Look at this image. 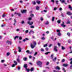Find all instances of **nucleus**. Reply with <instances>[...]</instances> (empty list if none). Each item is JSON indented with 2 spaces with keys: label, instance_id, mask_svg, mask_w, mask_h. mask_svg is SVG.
<instances>
[{
  "label": "nucleus",
  "instance_id": "nucleus-1",
  "mask_svg": "<svg viewBox=\"0 0 72 72\" xmlns=\"http://www.w3.org/2000/svg\"><path fill=\"white\" fill-rule=\"evenodd\" d=\"M33 45L32 43L30 44V47L32 49H33L36 46V42H33Z\"/></svg>",
  "mask_w": 72,
  "mask_h": 72
},
{
  "label": "nucleus",
  "instance_id": "nucleus-2",
  "mask_svg": "<svg viewBox=\"0 0 72 72\" xmlns=\"http://www.w3.org/2000/svg\"><path fill=\"white\" fill-rule=\"evenodd\" d=\"M37 64L40 67H42L41 66V64H42V62H41L40 61H38L37 62Z\"/></svg>",
  "mask_w": 72,
  "mask_h": 72
},
{
  "label": "nucleus",
  "instance_id": "nucleus-3",
  "mask_svg": "<svg viewBox=\"0 0 72 72\" xmlns=\"http://www.w3.org/2000/svg\"><path fill=\"white\" fill-rule=\"evenodd\" d=\"M26 10H21V12L22 14L24 13H26Z\"/></svg>",
  "mask_w": 72,
  "mask_h": 72
},
{
  "label": "nucleus",
  "instance_id": "nucleus-4",
  "mask_svg": "<svg viewBox=\"0 0 72 72\" xmlns=\"http://www.w3.org/2000/svg\"><path fill=\"white\" fill-rule=\"evenodd\" d=\"M26 10H21V12L22 14L24 13H26Z\"/></svg>",
  "mask_w": 72,
  "mask_h": 72
},
{
  "label": "nucleus",
  "instance_id": "nucleus-5",
  "mask_svg": "<svg viewBox=\"0 0 72 72\" xmlns=\"http://www.w3.org/2000/svg\"><path fill=\"white\" fill-rule=\"evenodd\" d=\"M58 48V47L57 46H54V50H55V51H57L58 50H57V48Z\"/></svg>",
  "mask_w": 72,
  "mask_h": 72
},
{
  "label": "nucleus",
  "instance_id": "nucleus-6",
  "mask_svg": "<svg viewBox=\"0 0 72 72\" xmlns=\"http://www.w3.org/2000/svg\"><path fill=\"white\" fill-rule=\"evenodd\" d=\"M61 26H62V27H65L66 26V25H64V23L63 22H62V23L61 25Z\"/></svg>",
  "mask_w": 72,
  "mask_h": 72
},
{
  "label": "nucleus",
  "instance_id": "nucleus-7",
  "mask_svg": "<svg viewBox=\"0 0 72 72\" xmlns=\"http://www.w3.org/2000/svg\"><path fill=\"white\" fill-rule=\"evenodd\" d=\"M31 33H32L33 34L34 33V32L33 30H31L29 32V35H30Z\"/></svg>",
  "mask_w": 72,
  "mask_h": 72
},
{
  "label": "nucleus",
  "instance_id": "nucleus-8",
  "mask_svg": "<svg viewBox=\"0 0 72 72\" xmlns=\"http://www.w3.org/2000/svg\"><path fill=\"white\" fill-rule=\"evenodd\" d=\"M67 14L68 15H72V13L69 12H67Z\"/></svg>",
  "mask_w": 72,
  "mask_h": 72
},
{
  "label": "nucleus",
  "instance_id": "nucleus-9",
  "mask_svg": "<svg viewBox=\"0 0 72 72\" xmlns=\"http://www.w3.org/2000/svg\"><path fill=\"white\" fill-rule=\"evenodd\" d=\"M55 69H58V70H60V68H59V66H56V67H55Z\"/></svg>",
  "mask_w": 72,
  "mask_h": 72
},
{
  "label": "nucleus",
  "instance_id": "nucleus-10",
  "mask_svg": "<svg viewBox=\"0 0 72 72\" xmlns=\"http://www.w3.org/2000/svg\"><path fill=\"white\" fill-rule=\"evenodd\" d=\"M12 42L10 41H9V40H7L6 41V43H7V44H10V45H11L12 44Z\"/></svg>",
  "mask_w": 72,
  "mask_h": 72
},
{
  "label": "nucleus",
  "instance_id": "nucleus-11",
  "mask_svg": "<svg viewBox=\"0 0 72 72\" xmlns=\"http://www.w3.org/2000/svg\"><path fill=\"white\" fill-rule=\"evenodd\" d=\"M63 66H64V67H67V66H68V64H63Z\"/></svg>",
  "mask_w": 72,
  "mask_h": 72
},
{
  "label": "nucleus",
  "instance_id": "nucleus-12",
  "mask_svg": "<svg viewBox=\"0 0 72 72\" xmlns=\"http://www.w3.org/2000/svg\"><path fill=\"white\" fill-rule=\"evenodd\" d=\"M18 49H19V50H18L19 51V52H21V49H21V47H20V46H19L18 47Z\"/></svg>",
  "mask_w": 72,
  "mask_h": 72
},
{
  "label": "nucleus",
  "instance_id": "nucleus-13",
  "mask_svg": "<svg viewBox=\"0 0 72 72\" xmlns=\"http://www.w3.org/2000/svg\"><path fill=\"white\" fill-rule=\"evenodd\" d=\"M17 61L18 62V63H21V61H20V60H19V59L17 58Z\"/></svg>",
  "mask_w": 72,
  "mask_h": 72
},
{
  "label": "nucleus",
  "instance_id": "nucleus-14",
  "mask_svg": "<svg viewBox=\"0 0 72 72\" xmlns=\"http://www.w3.org/2000/svg\"><path fill=\"white\" fill-rule=\"evenodd\" d=\"M39 8H40V7H39V6H37L36 7V9L37 10H39Z\"/></svg>",
  "mask_w": 72,
  "mask_h": 72
},
{
  "label": "nucleus",
  "instance_id": "nucleus-15",
  "mask_svg": "<svg viewBox=\"0 0 72 72\" xmlns=\"http://www.w3.org/2000/svg\"><path fill=\"white\" fill-rule=\"evenodd\" d=\"M28 66L27 64H25L24 65V68H26Z\"/></svg>",
  "mask_w": 72,
  "mask_h": 72
},
{
  "label": "nucleus",
  "instance_id": "nucleus-16",
  "mask_svg": "<svg viewBox=\"0 0 72 72\" xmlns=\"http://www.w3.org/2000/svg\"><path fill=\"white\" fill-rule=\"evenodd\" d=\"M68 8L69 9H70L71 10H72V7H71V6L70 5H69L68 6Z\"/></svg>",
  "mask_w": 72,
  "mask_h": 72
},
{
  "label": "nucleus",
  "instance_id": "nucleus-17",
  "mask_svg": "<svg viewBox=\"0 0 72 72\" xmlns=\"http://www.w3.org/2000/svg\"><path fill=\"white\" fill-rule=\"evenodd\" d=\"M27 40H28V38H26L23 40V41L24 42L26 41H27Z\"/></svg>",
  "mask_w": 72,
  "mask_h": 72
},
{
  "label": "nucleus",
  "instance_id": "nucleus-18",
  "mask_svg": "<svg viewBox=\"0 0 72 72\" xmlns=\"http://www.w3.org/2000/svg\"><path fill=\"white\" fill-rule=\"evenodd\" d=\"M14 63L15 66H16V65H17V62L15 61H14Z\"/></svg>",
  "mask_w": 72,
  "mask_h": 72
},
{
  "label": "nucleus",
  "instance_id": "nucleus-19",
  "mask_svg": "<svg viewBox=\"0 0 72 72\" xmlns=\"http://www.w3.org/2000/svg\"><path fill=\"white\" fill-rule=\"evenodd\" d=\"M57 34L58 36H61V33H57Z\"/></svg>",
  "mask_w": 72,
  "mask_h": 72
},
{
  "label": "nucleus",
  "instance_id": "nucleus-20",
  "mask_svg": "<svg viewBox=\"0 0 72 72\" xmlns=\"http://www.w3.org/2000/svg\"><path fill=\"white\" fill-rule=\"evenodd\" d=\"M36 3H37L38 4H40V3H41V2L38 1H37Z\"/></svg>",
  "mask_w": 72,
  "mask_h": 72
},
{
  "label": "nucleus",
  "instance_id": "nucleus-21",
  "mask_svg": "<svg viewBox=\"0 0 72 72\" xmlns=\"http://www.w3.org/2000/svg\"><path fill=\"white\" fill-rule=\"evenodd\" d=\"M33 22H30L29 25L30 26H31V25H32V24H33Z\"/></svg>",
  "mask_w": 72,
  "mask_h": 72
},
{
  "label": "nucleus",
  "instance_id": "nucleus-22",
  "mask_svg": "<svg viewBox=\"0 0 72 72\" xmlns=\"http://www.w3.org/2000/svg\"><path fill=\"white\" fill-rule=\"evenodd\" d=\"M19 38V37L16 36L14 37V40H16V39H18V38Z\"/></svg>",
  "mask_w": 72,
  "mask_h": 72
},
{
  "label": "nucleus",
  "instance_id": "nucleus-23",
  "mask_svg": "<svg viewBox=\"0 0 72 72\" xmlns=\"http://www.w3.org/2000/svg\"><path fill=\"white\" fill-rule=\"evenodd\" d=\"M33 71V68L32 67L30 69V71L31 72H32Z\"/></svg>",
  "mask_w": 72,
  "mask_h": 72
},
{
  "label": "nucleus",
  "instance_id": "nucleus-24",
  "mask_svg": "<svg viewBox=\"0 0 72 72\" xmlns=\"http://www.w3.org/2000/svg\"><path fill=\"white\" fill-rule=\"evenodd\" d=\"M60 21H61V20H58L57 21V22L58 23V24L60 23Z\"/></svg>",
  "mask_w": 72,
  "mask_h": 72
},
{
  "label": "nucleus",
  "instance_id": "nucleus-25",
  "mask_svg": "<svg viewBox=\"0 0 72 72\" xmlns=\"http://www.w3.org/2000/svg\"><path fill=\"white\" fill-rule=\"evenodd\" d=\"M53 55H54V54H52V55H51V58H52L53 59V58H54V56Z\"/></svg>",
  "mask_w": 72,
  "mask_h": 72
},
{
  "label": "nucleus",
  "instance_id": "nucleus-26",
  "mask_svg": "<svg viewBox=\"0 0 72 72\" xmlns=\"http://www.w3.org/2000/svg\"><path fill=\"white\" fill-rule=\"evenodd\" d=\"M56 31H57V32L58 33H59L60 32V30H57Z\"/></svg>",
  "mask_w": 72,
  "mask_h": 72
},
{
  "label": "nucleus",
  "instance_id": "nucleus-27",
  "mask_svg": "<svg viewBox=\"0 0 72 72\" xmlns=\"http://www.w3.org/2000/svg\"><path fill=\"white\" fill-rule=\"evenodd\" d=\"M49 53H50V52H47L45 53V54H46V55H48Z\"/></svg>",
  "mask_w": 72,
  "mask_h": 72
},
{
  "label": "nucleus",
  "instance_id": "nucleus-28",
  "mask_svg": "<svg viewBox=\"0 0 72 72\" xmlns=\"http://www.w3.org/2000/svg\"><path fill=\"white\" fill-rule=\"evenodd\" d=\"M26 69V71H27V72H29V71H30V69Z\"/></svg>",
  "mask_w": 72,
  "mask_h": 72
},
{
  "label": "nucleus",
  "instance_id": "nucleus-29",
  "mask_svg": "<svg viewBox=\"0 0 72 72\" xmlns=\"http://www.w3.org/2000/svg\"><path fill=\"white\" fill-rule=\"evenodd\" d=\"M19 13L18 12H15V14H17V15H19Z\"/></svg>",
  "mask_w": 72,
  "mask_h": 72
},
{
  "label": "nucleus",
  "instance_id": "nucleus-30",
  "mask_svg": "<svg viewBox=\"0 0 72 72\" xmlns=\"http://www.w3.org/2000/svg\"><path fill=\"white\" fill-rule=\"evenodd\" d=\"M6 55L7 56H9L10 55V53L9 52H7L6 53Z\"/></svg>",
  "mask_w": 72,
  "mask_h": 72
},
{
  "label": "nucleus",
  "instance_id": "nucleus-31",
  "mask_svg": "<svg viewBox=\"0 0 72 72\" xmlns=\"http://www.w3.org/2000/svg\"><path fill=\"white\" fill-rule=\"evenodd\" d=\"M54 19H55V17H52V21H54Z\"/></svg>",
  "mask_w": 72,
  "mask_h": 72
},
{
  "label": "nucleus",
  "instance_id": "nucleus-32",
  "mask_svg": "<svg viewBox=\"0 0 72 72\" xmlns=\"http://www.w3.org/2000/svg\"><path fill=\"white\" fill-rule=\"evenodd\" d=\"M26 52L27 53V54H30V51L27 50L26 51Z\"/></svg>",
  "mask_w": 72,
  "mask_h": 72
},
{
  "label": "nucleus",
  "instance_id": "nucleus-33",
  "mask_svg": "<svg viewBox=\"0 0 72 72\" xmlns=\"http://www.w3.org/2000/svg\"><path fill=\"white\" fill-rule=\"evenodd\" d=\"M67 24H70V23H71V22L69 21H68L67 22Z\"/></svg>",
  "mask_w": 72,
  "mask_h": 72
},
{
  "label": "nucleus",
  "instance_id": "nucleus-34",
  "mask_svg": "<svg viewBox=\"0 0 72 72\" xmlns=\"http://www.w3.org/2000/svg\"><path fill=\"white\" fill-rule=\"evenodd\" d=\"M32 3H33V4H34V5L36 4V2H35V1L32 2Z\"/></svg>",
  "mask_w": 72,
  "mask_h": 72
},
{
  "label": "nucleus",
  "instance_id": "nucleus-35",
  "mask_svg": "<svg viewBox=\"0 0 72 72\" xmlns=\"http://www.w3.org/2000/svg\"><path fill=\"white\" fill-rule=\"evenodd\" d=\"M41 39L44 40L45 39V37H41Z\"/></svg>",
  "mask_w": 72,
  "mask_h": 72
},
{
  "label": "nucleus",
  "instance_id": "nucleus-36",
  "mask_svg": "<svg viewBox=\"0 0 72 72\" xmlns=\"http://www.w3.org/2000/svg\"><path fill=\"white\" fill-rule=\"evenodd\" d=\"M27 58L26 57H24L23 58V60H27Z\"/></svg>",
  "mask_w": 72,
  "mask_h": 72
},
{
  "label": "nucleus",
  "instance_id": "nucleus-37",
  "mask_svg": "<svg viewBox=\"0 0 72 72\" xmlns=\"http://www.w3.org/2000/svg\"><path fill=\"white\" fill-rule=\"evenodd\" d=\"M71 40L69 39V40H68V42L69 43H71Z\"/></svg>",
  "mask_w": 72,
  "mask_h": 72
},
{
  "label": "nucleus",
  "instance_id": "nucleus-38",
  "mask_svg": "<svg viewBox=\"0 0 72 72\" xmlns=\"http://www.w3.org/2000/svg\"><path fill=\"white\" fill-rule=\"evenodd\" d=\"M62 50H64L65 49V48H64L63 46H62Z\"/></svg>",
  "mask_w": 72,
  "mask_h": 72
},
{
  "label": "nucleus",
  "instance_id": "nucleus-39",
  "mask_svg": "<svg viewBox=\"0 0 72 72\" xmlns=\"http://www.w3.org/2000/svg\"><path fill=\"white\" fill-rule=\"evenodd\" d=\"M37 52H36L35 53V54H34V56H35V55H37Z\"/></svg>",
  "mask_w": 72,
  "mask_h": 72
},
{
  "label": "nucleus",
  "instance_id": "nucleus-40",
  "mask_svg": "<svg viewBox=\"0 0 72 72\" xmlns=\"http://www.w3.org/2000/svg\"><path fill=\"white\" fill-rule=\"evenodd\" d=\"M48 46V44H46L44 45L43 46L45 47H46V46Z\"/></svg>",
  "mask_w": 72,
  "mask_h": 72
},
{
  "label": "nucleus",
  "instance_id": "nucleus-41",
  "mask_svg": "<svg viewBox=\"0 0 72 72\" xmlns=\"http://www.w3.org/2000/svg\"><path fill=\"white\" fill-rule=\"evenodd\" d=\"M5 16H6V15L4 14L2 15V17H3V18H4V17H5Z\"/></svg>",
  "mask_w": 72,
  "mask_h": 72
},
{
  "label": "nucleus",
  "instance_id": "nucleus-42",
  "mask_svg": "<svg viewBox=\"0 0 72 72\" xmlns=\"http://www.w3.org/2000/svg\"><path fill=\"white\" fill-rule=\"evenodd\" d=\"M32 19V18L31 17H29L28 19V20L29 21H31Z\"/></svg>",
  "mask_w": 72,
  "mask_h": 72
},
{
  "label": "nucleus",
  "instance_id": "nucleus-43",
  "mask_svg": "<svg viewBox=\"0 0 72 72\" xmlns=\"http://www.w3.org/2000/svg\"><path fill=\"white\" fill-rule=\"evenodd\" d=\"M21 23L22 24H23V23H24V21H22L21 22Z\"/></svg>",
  "mask_w": 72,
  "mask_h": 72
},
{
  "label": "nucleus",
  "instance_id": "nucleus-44",
  "mask_svg": "<svg viewBox=\"0 0 72 72\" xmlns=\"http://www.w3.org/2000/svg\"><path fill=\"white\" fill-rule=\"evenodd\" d=\"M67 35L68 36H70V34L69 33H67Z\"/></svg>",
  "mask_w": 72,
  "mask_h": 72
},
{
  "label": "nucleus",
  "instance_id": "nucleus-45",
  "mask_svg": "<svg viewBox=\"0 0 72 72\" xmlns=\"http://www.w3.org/2000/svg\"><path fill=\"white\" fill-rule=\"evenodd\" d=\"M28 32V30H26V31H25V33H27Z\"/></svg>",
  "mask_w": 72,
  "mask_h": 72
},
{
  "label": "nucleus",
  "instance_id": "nucleus-46",
  "mask_svg": "<svg viewBox=\"0 0 72 72\" xmlns=\"http://www.w3.org/2000/svg\"><path fill=\"white\" fill-rule=\"evenodd\" d=\"M56 4H58V3H59V1H56Z\"/></svg>",
  "mask_w": 72,
  "mask_h": 72
},
{
  "label": "nucleus",
  "instance_id": "nucleus-47",
  "mask_svg": "<svg viewBox=\"0 0 72 72\" xmlns=\"http://www.w3.org/2000/svg\"><path fill=\"white\" fill-rule=\"evenodd\" d=\"M61 1L62 3H64V2H65V1L62 0V1Z\"/></svg>",
  "mask_w": 72,
  "mask_h": 72
},
{
  "label": "nucleus",
  "instance_id": "nucleus-48",
  "mask_svg": "<svg viewBox=\"0 0 72 72\" xmlns=\"http://www.w3.org/2000/svg\"><path fill=\"white\" fill-rule=\"evenodd\" d=\"M46 65L47 66H48V65H49V62H47V63L46 64Z\"/></svg>",
  "mask_w": 72,
  "mask_h": 72
},
{
  "label": "nucleus",
  "instance_id": "nucleus-49",
  "mask_svg": "<svg viewBox=\"0 0 72 72\" xmlns=\"http://www.w3.org/2000/svg\"><path fill=\"white\" fill-rule=\"evenodd\" d=\"M49 22L48 21H47V23H45V24H49Z\"/></svg>",
  "mask_w": 72,
  "mask_h": 72
},
{
  "label": "nucleus",
  "instance_id": "nucleus-50",
  "mask_svg": "<svg viewBox=\"0 0 72 72\" xmlns=\"http://www.w3.org/2000/svg\"><path fill=\"white\" fill-rule=\"evenodd\" d=\"M30 16L31 17H33V16H34V15L33 14H32L30 15Z\"/></svg>",
  "mask_w": 72,
  "mask_h": 72
},
{
  "label": "nucleus",
  "instance_id": "nucleus-51",
  "mask_svg": "<svg viewBox=\"0 0 72 72\" xmlns=\"http://www.w3.org/2000/svg\"><path fill=\"white\" fill-rule=\"evenodd\" d=\"M22 37H19V39L20 40H22Z\"/></svg>",
  "mask_w": 72,
  "mask_h": 72
},
{
  "label": "nucleus",
  "instance_id": "nucleus-52",
  "mask_svg": "<svg viewBox=\"0 0 72 72\" xmlns=\"http://www.w3.org/2000/svg\"><path fill=\"white\" fill-rule=\"evenodd\" d=\"M5 61V60H1V62L2 63H3V62H4Z\"/></svg>",
  "mask_w": 72,
  "mask_h": 72
},
{
  "label": "nucleus",
  "instance_id": "nucleus-53",
  "mask_svg": "<svg viewBox=\"0 0 72 72\" xmlns=\"http://www.w3.org/2000/svg\"><path fill=\"white\" fill-rule=\"evenodd\" d=\"M70 69H72V65H71L70 66Z\"/></svg>",
  "mask_w": 72,
  "mask_h": 72
},
{
  "label": "nucleus",
  "instance_id": "nucleus-54",
  "mask_svg": "<svg viewBox=\"0 0 72 72\" xmlns=\"http://www.w3.org/2000/svg\"><path fill=\"white\" fill-rule=\"evenodd\" d=\"M57 7H55L53 9L54 10H57Z\"/></svg>",
  "mask_w": 72,
  "mask_h": 72
},
{
  "label": "nucleus",
  "instance_id": "nucleus-55",
  "mask_svg": "<svg viewBox=\"0 0 72 72\" xmlns=\"http://www.w3.org/2000/svg\"><path fill=\"white\" fill-rule=\"evenodd\" d=\"M17 68L19 69V70L21 69V67L19 66L17 67Z\"/></svg>",
  "mask_w": 72,
  "mask_h": 72
},
{
  "label": "nucleus",
  "instance_id": "nucleus-56",
  "mask_svg": "<svg viewBox=\"0 0 72 72\" xmlns=\"http://www.w3.org/2000/svg\"><path fill=\"white\" fill-rule=\"evenodd\" d=\"M30 27L31 28H34V26H30Z\"/></svg>",
  "mask_w": 72,
  "mask_h": 72
},
{
  "label": "nucleus",
  "instance_id": "nucleus-57",
  "mask_svg": "<svg viewBox=\"0 0 72 72\" xmlns=\"http://www.w3.org/2000/svg\"><path fill=\"white\" fill-rule=\"evenodd\" d=\"M15 64H13V65L12 66V67H14L15 66Z\"/></svg>",
  "mask_w": 72,
  "mask_h": 72
},
{
  "label": "nucleus",
  "instance_id": "nucleus-58",
  "mask_svg": "<svg viewBox=\"0 0 72 72\" xmlns=\"http://www.w3.org/2000/svg\"><path fill=\"white\" fill-rule=\"evenodd\" d=\"M41 51H44V49H43V48H42L41 50Z\"/></svg>",
  "mask_w": 72,
  "mask_h": 72
},
{
  "label": "nucleus",
  "instance_id": "nucleus-59",
  "mask_svg": "<svg viewBox=\"0 0 72 72\" xmlns=\"http://www.w3.org/2000/svg\"><path fill=\"white\" fill-rule=\"evenodd\" d=\"M52 45H53V44H50L49 45V48H50V47H51V46H52Z\"/></svg>",
  "mask_w": 72,
  "mask_h": 72
},
{
  "label": "nucleus",
  "instance_id": "nucleus-60",
  "mask_svg": "<svg viewBox=\"0 0 72 72\" xmlns=\"http://www.w3.org/2000/svg\"><path fill=\"white\" fill-rule=\"evenodd\" d=\"M57 44H58V46H60V43H58Z\"/></svg>",
  "mask_w": 72,
  "mask_h": 72
},
{
  "label": "nucleus",
  "instance_id": "nucleus-61",
  "mask_svg": "<svg viewBox=\"0 0 72 72\" xmlns=\"http://www.w3.org/2000/svg\"><path fill=\"white\" fill-rule=\"evenodd\" d=\"M65 61V59H64L62 60V62H64Z\"/></svg>",
  "mask_w": 72,
  "mask_h": 72
},
{
  "label": "nucleus",
  "instance_id": "nucleus-62",
  "mask_svg": "<svg viewBox=\"0 0 72 72\" xmlns=\"http://www.w3.org/2000/svg\"><path fill=\"white\" fill-rule=\"evenodd\" d=\"M51 2H52L53 3H54V0H51Z\"/></svg>",
  "mask_w": 72,
  "mask_h": 72
},
{
  "label": "nucleus",
  "instance_id": "nucleus-63",
  "mask_svg": "<svg viewBox=\"0 0 72 72\" xmlns=\"http://www.w3.org/2000/svg\"><path fill=\"white\" fill-rule=\"evenodd\" d=\"M46 51H48V50H49V49L48 48H46Z\"/></svg>",
  "mask_w": 72,
  "mask_h": 72
},
{
  "label": "nucleus",
  "instance_id": "nucleus-64",
  "mask_svg": "<svg viewBox=\"0 0 72 72\" xmlns=\"http://www.w3.org/2000/svg\"><path fill=\"white\" fill-rule=\"evenodd\" d=\"M32 11H30V14H31L32 13Z\"/></svg>",
  "mask_w": 72,
  "mask_h": 72
}]
</instances>
